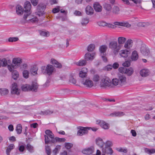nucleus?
Returning <instances> with one entry per match:
<instances>
[{"label": "nucleus", "instance_id": "1", "mask_svg": "<svg viewBox=\"0 0 155 155\" xmlns=\"http://www.w3.org/2000/svg\"><path fill=\"white\" fill-rule=\"evenodd\" d=\"M112 83L115 86L122 87L127 84V78L125 75L119 74L117 78H114L112 80Z\"/></svg>", "mask_w": 155, "mask_h": 155}, {"label": "nucleus", "instance_id": "2", "mask_svg": "<svg viewBox=\"0 0 155 155\" xmlns=\"http://www.w3.org/2000/svg\"><path fill=\"white\" fill-rule=\"evenodd\" d=\"M101 87H102L106 88L108 87L111 88L113 87V84L110 79L108 77L104 76L102 78L100 84Z\"/></svg>", "mask_w": 155, "mask_h": 155}, {"label": "nucleus", "instance_id": "3", "mask_svg": "<svg viewBox=\"0 0 155 155\" xmlns=\"http://www.w3.org/2000/svg\"><path fill=\"white\" fill-rule=\"evenodd\" d=\"M24 12L25 14L24 15L23 18L26 20L27 17L31 13V5L30 2L26 1L24 5Z\"/></svg>", "mask_w": 155, "mask_h": 155}, {"label": "nucleus", "instance_id": "4", "mask_svg": "<svg viewBox=\"0 0 155 155\" xmlns=\"http://www.w3.org/2000/svg\"><path fill=\"white\" fill-rule=\"evenodd\" d=\"M54 69V68L50 64L48 65L46 68L45 66L41 67L42 73L44 74H47L48 75H50L52 74Z\"/></svg>", "mask_w": 155, "mask_h": 155}, {"label": "nucleus", "instance_id": "5", "mask_svg": "<svg viewBox=\"0 0 155 155\" xmlns=\"http://www.w3.org/2000/svg\"><path fill=\"white\" fill-rule=\"evenodd\" d=\"M109 48L112 50H114V52L115 54H117L120 48L119 46L118 45L117 41H112L109 43Z\"/></svg>", "mask_w": 155, "mask_h": 155}, {"label": "nucleus", "instance_id": "6", "mask_svg": "<svg viewBox=\"0 0 155 155\" xmlns=\"http://www.w3.org/2000/svg\"><path fill=\"white\" fill-rule=\"evenodd\" d=\"M77 129L78 130L77 133V135L82 136L87 134L88 132V130L91 129V128L87 127H77Z\"/></svg>", "mask_w": 155, "mask_h": 155}, {"label": "nucleus", "instance_id": "7", "mask_svg": "<svg viewBox=\"0 0 155 155\" xmlns=\"http://www.w3.org/2000/svg\"><path fill=\"white\" fill-rule=\"evenodd\" d=\"M20 90L18 88L17 84L16 83H13L12 84L11 93L13 94L18 95L20 94Z\"/></svg>", "mask_w": 155, "mask_h": 155}, {"label": "nucleus", "instance_id": "8", "mask_svg": "<svg viewBox=\"0 0 155 155\" xmlns=\"http://www.w3.org/2000/svg\"><path fill=\"white\" fill-rule=\"evenodd\" d=\"M140 51L143 55L145 56H148L150 53L149 48L144 44H142L141 45Z\"/></svg>", "mask_w": 155, "mask_h": 155}, {"label": "nucleus", "instance_id": "9", "mask_svg": "<svg viewBox=\"0 0 155 155\" xmlns=\"http://www.w3.org/2000/svg\"><path fill=\"white\" fill-rule=\"evenodd\" d=\"M113 153L112 149L110 147H104L102 148L101 155H105V154L112 155Z\"/></svg>", "mask_w": 155, "mask_h": 155}, {"label": "nucleus", "instance_id": "10", "mask_svg": "<svg viewBox=\"0 0 155 155\" xmlns=\"http://www.w3.org/2000/svg\"><path fill=\"white\" fill-rule=\"evenodd\" d=\"M94 150V147L93 146H91L90 147L83 149L82 150V152L83 154L90 155L93 153Z\"/></svg>", "mask_w": 155, "mask_h": 155}, {"label": "nucleus", "instance_id": "11", "mask_svg": "<svg viewBox=\"0 0 155 155\" xmlns=\"http://www.w3.org/2000/svg\"><path fill=\"white\" fill-rule=\"evenodd\" d=\"M81 83L87 87H91L93 86V81L89 79H84Z\"/></svg>", "mask_w": 155, "mask_h": 155}, {"label": "nucleus", "instance_id": "12", "mask_svg": "<svg viewBox=\"0 0 155 155\" xmlns=\"http://www.w3.org/2000/svg\"><path fill=\"white\" fill-rule=\"evenodd\" d=\"M87 72L88 70L87 68H82L81 71L79 72V77L81 78L86 77L87 76Z\"/></svg>", "mask_w": 155, "mask_h": 155}, {"label": "nucleus", "instance_id": "13", "mask_svg": "<svg viewBox=\"0 0 155 155\" xmlns=\"http://www.w3.org/2000/svg\"><path fill=\"white\" fill-rule=\"evenodd\" d=\"M16 12L18 15H21L23 14L24 10L22 6L19 5H17L16 7Z\"/></svg>", "mask_w": 155, "mask_h": 155}, {"label": "nucleus", "instance_id": "14", "mask_svg": "<svg viewBox=\"0 0 155 155\" xmlns=\"http://www.w3.org/2000/svg\"><path fill=\"white\" fill-rule=\"evenodd\" d=\"M140 74L141 76L146 77L149 75L150 71L148 69H143L140 71Z\"/></svg>", "mask_w": 155, "mask_h": 155}, {"label": "nucleus", "instance_id": "15", "mask_svg": "<svg viewBox=\"0 0 155 155\" xmlns=\"http://www.w3.org/2000/svg\"><path fill=\"white\" fill-rule=\"evenodd\" d=\"M113 24L114 25L121 26L127 28L130 27L131 26L127 22L115 21L114 22Z\"/></svg>", "mask_w": 155, "mask_h": 155}, {"label": "nucleus", "instance_id": "16", "mask_svg": "<svg viewBox=\"0 0 155 155\" xmlns=\"http://www.w3.org/2000/svg\"><path fill=\"white\" fill-rule=\"evenodd\" d=\"M94 53L91 54L90 53L87 52L85 54L84 58L86 61H92L94 58Z\"/></svg>", "mask_w": 155, "mask_h": 155}, {"label": "nucleus", "instance_id": "17", "mask_svg": "<svg viewBox=\"0 0 155 155\" xmlns=\"http://www.w3.org/2000/svg\"><path fill=\"white\" fill-rule=\"evenodd\" d=\"M130 53V52L128 50H121L119 53V54L122 57L126 58Z\"/></svg>", "mask_w": 155, "mask_h": 155}, {"label": "nucleus", "instance_id": "18", "mask_svg": "<svg viewBox=\"0 0 155 155\" xmlns=\"http://www.w3.org/2000/svg\"><path fill=\"white\" fill-rule=\"evenodd\" d=\"M94 8L96 12H100L102 11V7L98 2H95L94 4Z\"/></svg>", "mask_w": 155, "mask_h": 155}, {"label": "nucleus", "instance_id": "19", "mask_svg": "<svg viewBox=\"0 0 155 155\" xmlns=\"http://www.w3.org/2000/svg\"><path fill=\"white\" fill-rule=\"evenodd\" d=\"M51 63L53 64L55 67L58 68H61L62 67L61 63H59L54 59H51Z\"/></svg>", "mask_w": 155, "mask_h": 155}, {"label": "nucleus", "instance_id": "20", "mask_svg": "<svg viewBox=\"0 0 155 155\" xmlns=\"http://www.w3.org/2000/svg\"><path fill=\"white\" fill-rule=\"evenodd\" d=\"M13 63L15 65L18 66L22 62L21 59L19 58H14L12 60Z\"/></svg>", "mask_w": 155, "mask_h": 155}, {"label": "nucleus", "instance_id": "21", "mask_svg": "<svg viewBox=\"0 0 155 155\" xmlns=\"http://www.w3.org/2000/svg\"><path fill=\"white\" fill-rule=\"evenodd\" d=\"M139 56L137 51H134L132 53L131 59L132 61H137L138 58Z\"/></svg>", "mask_w": 155, "mask_h": 155}, {"label": "nucleus", "instance_id": "22", "mask_svg": "<svg viewBox=\"0 0 155 155\" xmlns=\"http://www.w3.org/2000/svg\"><path fill=\"white\" fill-rule=\"evenodd\" d=\"M65 139L64 138H60L58 137H56L54 139L51 140V142L53 143L56 142H64L65 141Z\"/></svg>", "mask_w": 155, "mask_h": 155}, {"label": "nucleus", "instance_id": "23", "mask_svg": "<svg viewBox=\"0 0 155 155\" xmlns=\"http://www.w3.org/2000/svg\"><path fill=\"white\" fill-rule=\"evenodd\" d=\"M86 12L88 15H91L93 14L94 10L90 6H87L86 8Z\"/></svg>", "mask_w": 155, "mask_h": 155}, {"label": "nucleus", "instance_id": "24", "mask_svg": "<svg viewBox=\"0 0 155 155\" xmlns=\"http://www.w3.org/2000/svg\"><path fill=\"white\" fill-rule=\"evenodd\" d=\"M96 143L98 146L102 148L104 144L102 139L100 138H98L96 139Z\"/></svg>", "mask_w": 155, "mask_h": 155}, {"label": "nucleus", "instance_id": "25", "mask_svg": "<svg viewBox=\"0 0 155 155\" xmlns=\"http://www.w3.org/2000/svg\"><path fill=\"white\" fill-rule=\"evenodd\" d=\"M107 48V46L105 45L101 46L99 48V51L101 53L100 54H106L105 52Z\"/></svg>", "mask_w": 155, "mask_h": 155}, {"label": "nucleus", "instance_id": "26", "mask_svg": "<svg viewBox=\"0 0 155 155\" xmlns=\"http://www.w3.org/2000/svg\"><path fill=\"white\" fill-rule=\"evenodd\" d=\"M86 64V61L84 59L81 60L75 63L76 65L80 66H85Z\"/></svg>", "mask_w": 155, "mask_h": 155}, {"label": "nucleus", "instance_id": "27", "mask_svg": "<svg viewBox=\"0 0 155 155\" xmlns=\"http://www.w3.org/2000/svg\"><path fill=\"white\" fill-rule=\"evenodd\" d=\"M124 114V112L121 111L115 112L110 114V116H112L114 117H121Z\"/></svg>", "mask_w": 155, "mask_h": 155}, {"label": "nucleus", "instance_id": "28", "mask_svg": "<svg viewBox=\"0 0 155 155\" xmlns=\"http://www.w3.org/2000/svg\"><path fill=\"white\" fill-rule=\"evenodd\" d=\"M134 72V70L131 67L126 68L125 72V74H126L128 76L131 75Z\"/></svg>", "mask_w": 155, "mask_h": 155}, {"label": "nucleus", "instance_id": "29", "mask_svg": "<svg viewBox=\"0 0 155 155\" xmlns=\"http://www.w3.org/2000/svg\"><path fill=\"white\" fill-rule=\"evenodd\" d=\"M11 61L9 59L7 60L5 58H3L1 60V63L2 64V66L5 67L6 66L7 64L10 63Z\"/></svg>", "mask_w": 155, "mask_h": 155}, {"label": "nucleus", "instance_id": "30", "mask_svg": "<svg viewBox=\"0 0 155 155\" xmlns=\"http://www.w3.org/2000/svg\"><path fill=\"white\" fill-rule=\"evenodd\" d=\"M15 147V146L13 144L9 145L7 148L6 150V153L7 155H10L11 151Z\"/></svg>", "mask_w": 155, "mask_h": 155}, {"label": "nucleus", "instance_id": "31", "mask_svg": "<svg viewBox=\"0 0 155 155\" xmlns=\"http://www.w3.org/2000/svg\"><path fill=\"white\" fill-rule=\"evenodd\" d=\"M100 126L104 129H108L109 127V125L103 120H101Z\"/></svg>", "mask_w": 155, "mask_h": 155}, {"label": "nucleus", "instance_id": "32", "mask_svg": "<svg viewBox=\"0 0 155 155\" xmlns=\"http://www.w3.org/2000/svg\"><path fill=\"white\" fill-rule=\"evenodd\" d=\"M45 8V6L43 4H39L38 6L37 9L38 12H41L43 14L44 10Z\"/></svg>", "mask_w": 155, "mask_h": 155}, {"label": "nucleus", "instance_id": "33", "mask_svg": "<svg viewBox=\"0 0 155 155\" xmlns=\"http://www.w3.org/2000/svg\"><path fill=\"white\" fill-rule=\"evenodd\" d=\"M30 85L28 84L23 85L21 87V90L23 91H30Z\"/></svg>", "mask_w": 155, "mask_h": 155}, {"label": "nucleus", "instance_id": "34", "mask_svg": "<svg viewBox=\"0 0 155 155\" xmlns=\"http://www.w3.org/2000/svg\"><path fill=\"white\" fill-rule=\"evenodd\" d=\"M120 10L118 7L114 6L112 8V12L114 14L117 15L120 13Z\"/></svg>", "mask_w": 155, "mask_h": 155}, {"label": "nucleus", "instance_id": "35", "mask_svg": "<svg viewBox=\"0 0 155 155\" xmlns=\"http://www.w3.org/2000/svg\"><path fill=\"white\" fill-rule=\"evenodd\" d=\"M89 19L87 18H84L82 19L81 23L83 26H85L88 23Z\"/></svg>", "mask_w": 155, "mask_h": 155}, {"label": "nucleus", "instance_id": "36", "mask_svg": "<svg viewBox=\"0 0 155 155\" xmlns=\"http://www.w3.org/2000/svg\"><path fill=\"white\" fill-rule=\"evenodd\" d=\"M30 91H36L38 88V84L37 83H33L30 86Z\"/></svg>", "mask_w": 155, "mask_h": 155}, {"label": "nucleus", "instance_id": "37", "mask_svg": "<svg viewBox=\"0 0 155 155\" xmlns=\"http://www.w3.org/2000/svg\"><path fill=\"white\" fill-rule=\"evenodd\" d=\"M18 72L16 70L13 71L12 73L13 78L14 80H17L19 77Z\"/></svg>", "mask_w": 155, "mask_h": 155}, {"label": "nucleus", "instance_id": "38", "mask_svg": "<svg viewBox=\"0 0 155 155\" xmlns=\"http://www.w3.org/2000/svg\"><path fill=\"white\" fill-rule=\"evenodd\" d=\"M126 41V38L124 37H119L118 38V42L119 44H124Z\"/></svg>", "mask_w": 155, "mask_h": 155}, {"label": "nucleus", "instance_id": "39", "mask_svg": "<svg viewBox=\"0 0 155 155\" xmlns=\"http://www.w3.org/2000/svg\"><path fill=\"white\" fill-rule=\"evenodd\" d=\"M37 71L38 68L36 67H33L31 68L30 70V72L32 74L35 75L37 74Z\"/></svg>", "mask_w": 155, "mask_h": 155}, {"label": "nucleus", "instance_id": "40", "mask_svg": "<svg viewBox=\"0 0 155 155\" xmlns=\"http://www.w3.org/2000/svg\"><path fill=\"white\" fill-rule=\"evenodd\" d=\"M8 90L6 89L2 88L0 89V94L2 95H7L8 93Z\"/></svg>", "mask_w": 155, "mask_h": 155}, {"label": "nucleus", "instance_id": "41", "mask_svg": "<svg viewBox=\"0 0 155 155\" xmlns=\"http://www.w3.org/2000/svg\"><path fill=\"white\" fill-rule=\"evenodd\" d=\"M104 8L107 11H110L112 8L111 5L105 3L104 5Z\"/></svg>", "mask_w": 155, "mask_h": 155}, {"label": "nucleus", "instance_id": "42", "mask_svg": "<svg viewBox=\"0 0 155 155\" xmlns=\"http://www.w3.org/2000/svg\"><path fill=\"white\" fill-rule=\"evenodd\" d=\"M145 152L149 154L154 153H155L154 149H150L148 148H145L144 149Z\"/></svg>", "mask_w": 155, "mask_h": 155}, {"label": "nucleus", "instance_id": "43", "mask_svg": "<svg viewBox=\"0 0 155 155\" xmlns=\"http://www.w3.org/2000/svg\"><path fill=\"white\" fill-rule=\"evenodd\" d=\"M16 130L18 134H20L22 131V127L21 124H19L17 125Z\"/></svg>", "mask_w": 155, "mask_h": 155}, {"label": "nucleus", "instance_id": "44", "mask_svg": "<svg viewBox=\"0 0 155 155\" xmlns=\"http://www.w3.org/2000/svg\"><path fill=\"white\" fill-rule=\"evenodd\" d=\"M53 113V112L49 110H47L44 111H41L40 114L42 115H49Z\"/></svg>", "mask_w": 155, "mask_h": 155}, {"label": "nucleus", "instance_id": "45", "mask_svg": "<svg viewBox=\"0 0 155 155\" xmlns=\"http://www.w3.org/2000/svg\"><path fill=\"white\" fill-rule=\"evenodd\" d=\"M95 48V45L93 44L90 45L87 48V51L89 52L92 51Z\"/></svg>", "mask_w": 155, "mask_h": 155}, {"label": "nucleus", "instance_id": "46", "mask_svg": "<svg viewBox=\"0 0 155 155\" xmlns=\"http://www.w3.org/2000/svg\"><path fill=\"white\" fill-rule=\"evenodd\" d=\"M22 73L23 76L24 78H28L29 76V72L28 71L24 70L23 71Z\"/></svg>", "mask_w": 155, "mask_h": 155}, {"label": "nucleus", "instance_id": "47", "mask_svg": "<svg viewBox=\"0 0 155 155\" xmlns=\"http://www.w3.org/2000/svg\"><path fill=\"white\" fill-rule=\"evenodd\" d=\"M19 40L18 37H10L8 39V41L12 42L18 41Z\"/></svg>", "mask_w": 155, "mask_h": 155}, {"label": "nucleus", "instance_id": "48", "mask_svg": "<svg viewBox=\"0 0 155 155\" xmlns=\"http://www.w3.org/2000/svg\"><path fill=\"white\" fill-rule=\"evenodd\" d=\"M26 148L30 152H33V147L30 144H28L27 145Z\"/></svg>", "mask_w": 155, "mask_h": 155}, {"label": "nucleus", "instance_id": "49", "mask_svg": "<svg viewBox=\"0 0 155 155\" xmlns=\"http://www.w3.org/2000/svg\"><path fill=\"white\" fill-rule=\"evenodd\" d=\"M46 152L48 155H50L51 151L50 147L48 146H45Z\"/></svg>", "mask_w": 155, "mask_h": 155}, {"label": "nucleus", "instance_id": "50", "mask_svg": "<svg viewBox=\"0 0 155 155\" xmlns=\"http://www.w3.org/2000/svg\"><path fill=\"white\" fill-rule=\"evenodd\" d=\"M40 35L42 36H48L49 35V32H45L43 31H39Z\"/></svg>", "mask_w": 155, "mask_h": 155}, {"label": "nucleus", "instance_id": "51", "mask_svg": "<svg viewBox=\"0 0 155 155\" xmlns=\"http://www.w3.org/2000/svg\"><path fill=\"white\" fill-rule=\"evenodd\" d=\"M93 80L95 82H98L100 80V77L97 75H95L93 77Z\"/></svg>", "mask_w": 155, "mask_h": 155}, {"label": "nucleus", "instance_id": "52", "mask_svg": "<svg viewBox=\"0 0 155 155\" xmlns=\"http://www.w3.org/2000/svg\"><path fill=\"white\" fill-rule=\"evenodd\" d=\"M116 150L119 152H123L126 153L127 152V150L126 148H123L121 147L117 148Z\"/></svg>", "mask_w": 155, "mask_h": 155}, {"label": "nucleus", "instance_id": "53", "mask_svg": "<svg viewBox=\"0 0 155 155\" xmlns=\"http://www.w3.org/2000/svg\"><path fill=\"white\" fill-rule=\"evenodd\" d=\"M73 146L72 143H66L65 144V146L67 149H70Z\"/></svg>", "mask_w": 155, "mask_h": 155}, {"label": "nucleus", "instance_id": "54", "mask_svg": "<svg viewBox=\"0 0 155 155\" xmlns=\"http://www.w3.org/2000/svg\"><path fill=\"white\" fill-rule=\"evenodd\" d=\"M69 81L70 83H71L73 84H75L76 82V80L72 76H71L70 77Z\"/></svg>", "mask_w": 155, "mask_h": 155}, {"label": "nucleus", "instance_id": "55", "mask_svg": "<svg viewBox=\"0 0 155 155\" xmlns=\"http://www.w3.org/2000/svg\"><path fill=\"white\" fill-rule=\"evenodd\" d=\"M61 146H58L56 147L53 150V152L56 154L58 152V150L60 149Z\"/></svg>", "mask_w": 155, "mask_h": 155}, {"label": "nucleus", "instance_id": "56", "mask_svg": "<svg viewBox=\"0 0 155 155\" xmlns=\"http://www.w3.org/2000/svg\"><path fill=\"white\" fill-rule=\"evenodd\" d=\"M105 147H110L112 145V143L111 141H108L105 144Z\"/></svg>", "mask_w": 155, "mask_h": 155}, {"label": "nucleus", "instance_id": "57", "mask_svg": "<svg viewBox=\"0 0 155 155\" xmlns=\"http://www.w3.org/2000/svg\"><path fill=\"white\" fill-rule=\"evenodd\" d=\"M122 65L124 67H128L130 66V62L129 61H126L123 63Z\"/></svg>", "mask_w": 155, "mask_h": 155}, {"label": "nucleus", "instance_id": "58", "mask_svg": "<svg viewBox=\"0 0 155 155\" xmlns=\"http://www.w3.org/2000/svg\"><path fill=\"white\" fill-rule=\"evenodd\" d=\"M126 68L123 67H120L119 68V71L122 73H124L126 70Z\"/></svg>", "mask_w": 155, "mask_h": 155}, {"label": "nucleus", "instance_id": "59", "mask_svg": "<svg viewBox=\"0 0 155 155\" xmlns=\"http://www.w3.org/2000/svg\"><path fill=\"white\" fill-rule=\"evenodd\" d=\"M60 11V9L59 7L54 8L52 10V12L54 13H56Z\"/></svg>", "mask_w": 155, "mask_h": 155}, {"label": "nucleus", "instance_id": "60", "mask_svg": "<svg viewBox=\"0 0 155 155\" xmlns=\"http://www.w3.org/2000/svg\"><path fill=\"white\" fill-rule=\"evenodd\" d=\"M31 3L34 6L37 5L38 3V0H31Z\"/></svg>", "mask_w": 155, "mask_h": 155}, {"label": "nucleus", "instance_id": "61", "mask_svg": "<svg viewBox=\"0 0 155 155\" xmlns=\"http://www.w3.org/2000/svg\"><path fill=\"white\" fill-rule=\"evenodd\" d=\"M100 26H104L107 25V23L104 21H100L98 23Z\"/></svg>", "mask_w": 155, "mask_h": 155}, {"label": "nucleus", "instance_id": "62", "mask_svg": "<svg viewBox=\"0 0 155 155\" xmlns=\"http://www.w3.org/2000/svg\"><path fill=\"white\" fill-rule=\"evenodd\" d=\"M105 54H100L102 58V60L105 62H107V58L105 57Z\"/></svg>", "mask_w": 155, "mask_h": 155}, {"label": "nucleus", "instance_id": "63", "mask_svg": "<svg viewBox=\"0 0 155 155\" xmlns=\"http://www.w3.org/2000/svg\"><path fill=\"white\" fill-rule=\"evenodd\" d=\"M45 143L46 144H48L49 143V140L48 136L46 135H45Z\"/></svg>", "mask_w": 155, "mask_h": 155}, {"label": "nucleus", "instance_id": "64", "mask_svg": "<svg viewBox=\"0 0 155 155\" xmlns=\"http://www.w3.org/2000/svg\"><path fill=\"white\" fill-rule=\"evenodd\" d=\"M8 68L9 70L11 72H12L14 70V67L13 66H10V65H8Z\"/></svg>", "mask_w": 155, "mask_h": 155}]
</instances>
